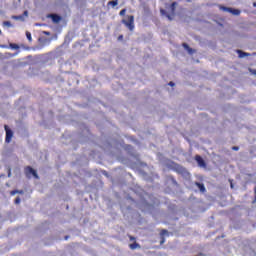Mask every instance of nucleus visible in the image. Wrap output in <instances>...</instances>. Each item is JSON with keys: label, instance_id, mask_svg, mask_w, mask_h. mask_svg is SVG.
<instances>
[{"label": "nucleus", "instance_id": "1", "mask_svg": "<svg viewBox=\"0 0 256 256\" xmlns=\"http://www.w3.org/2000/svg\"><path fill=\"white\" fill-rule=\"evenodd\" d=\"M167 169H171L172 171H175L178 173V175H181L183 179L189 180L191 179V173H189V170L187 168L183 167L180 164H177L176 162H173L171 160H168L166 162Z\"/></svg>", "mask_w": 256, "mask_h": 256}, {"label": "nucleus", "instance_id": "2", "mask_svg": "<svg viewBox=\"0 0 256 256\" xmlns=\"http://www.w3.org/2000/svg\"><path fill=\"white\" fill-rule=\"evenodd\" d=\"M122 23L129 29V31H133V29H135V16L134 15L128 16V21L125 19H122Z\"/></svg>", "mask_w": 256, "mask_h": 256}, {"label": "nucleus", "instance_id": "3", "mask_svg": "<svg viewBox=\"0 0 256 256\" xmlns=\"http://www.w3.org/2000/svg\"><path fill=\"white\" fill-rule=\"evenodd\" d=\"M25 175L28 179H31V175H33L35 179H39V174H37V170L33 169V167L31 166H27L25 168Z\"/></svg>", "mask_w": 256, "mask_h": 256}, {"label": "nucleus", "instance_id": "4", "mask_svg": "<svg viewBox=\"0 0 256 256\" xmlns=\"http://www.w3.org/2000/svg\"><path fill=\"white\" fill-rule=\"evenodd\" d=\"M4 129L6 131L5 143H11V140L13 139V130H11L8 125H4Z\"/></svg>", "mask_w": 256, "mask_h": 256}, {"label": "nucleus", "instance_id": "5", "mask_svg": "<svg viewBox=\"0 0 256 256\" xmlns=\"http://www.w3.org/2000/svg\"><path fill=\"white\" fill-rule=\"evenodd\" d=\"M48 19H51L53 23H61V20L63 19L59 14H48Z\"/></svg>", "mask_w": 256, "mask_h": 256}, {"label": "nucleus", "instance_id": "6", "mask_svg": "<svg viewBox=\"0 0 256 256\" xmlns=\"http://www.w3.org/2000/svg\"><path fill=\"white\" fill-rule=\"evenodd\" d=\"M195 161L198 163V166L205 169L207 167V163H205V160L200 155L195 156Z\"/></svg>", "mask_w": 256, "mask_h": 256}, {"label": "nucleus", "instance_id": "7", "mask_svg": "<svg viewBox=\"0 0 256 256\" xmlns=\"http://www.w3.org/2000/svg\"><path fill=\"white\" fill-rule=\"evenodd\" d=\"M196 187H198L200 193H205L207 189L205 188V184L201 182H195Z\"/></svg>", "mask_w": 256, "mask_h": 256}, {"label": "nucleus", "instance_id": "8", "mask_svg": "<svg viewBox=\"0 0 256 256\" xmlns=\"http://www.w3.org/2000/svg\"><path fill=\"white\" fill-rule=\"evenodd\" d=\"M167 233H169V231H167L165 229L161 230V232H160V236H161L160 245H163V243H165V236L164 235H167Z\"/></svg>", "mask_w": 256, "mask_h": 256}, {"label": "nucleus", "instance_id": "9", "mask_svg": "<svg viewBox=\"0 0 256 256\" xmlns=\"http://www.w3.org/2000/svg\"><path fill=\"white\" fill-rule=\"evenodd\" d=\"M237 53H238V56L240 59H243L244 57H250L251 54L247 53V52H244L242 50H237Z\"/></svg>", "mask_w": 256, "mask_h": 256}, {"label": "nucleus", "instance_id": "10", "mask_svg": "<svg viewBox=\"0 0 256 256\" xmlns=\"http://www.w3.org/2000/svg\"><path fill=\"white\" fill-rule=\"evenodd\" d=\"M228 13H231L232 15H241V10L235 9V8H230Z\"/></svg>", "mask_w": 256, "mask_h": 256}, {"label": "nucleus", "instance_id": "11", "mask_svg": "<svg viewBox=\"0 0 256 256\" xmlns=\"http://www.w3.org/2000/svg\"><path fill=\"white\" fill-rule=\"evenodd\" d=\"M129 247L132 250L141 249V245H139V243H137V242H134V243L130 244Z\"/></svg>", "mask_w": 256, "mask_h": 256}, {"label": "nucleus", "instance_id": "12", "mask_svg": "<svg viewBox=\"0 0 256 256\" xmlns=\"http://www.w3.org/2000/svg\"><path fill=\"white\" fill-rule=\"evenodd\" d=\"M12 19L15 21H25V17L23 15H18V16H12Z\"/></svg>", "mask_w": 256, "mask_h": 256}, {"label": "nucleus", "instance_id": "13", "mask_svg": "<svg viewBox=\"0 0 256 256\" xmlns=\"http://www.w3.org/2000/svg\"><path fill=\"white\" fill-rule=\"evenodd\" d=\"M177 2H173L171 5H170V9H171V13L172 15H175V9L177 7Z\"/></svg>", "mask_w": 256, "mask_h": 256}, {"label": "nucleus", "instance_id": "14", "mask_svg": "<svg viewBox=\"0 0 256 256\" xmlns=\"http://www.w3.org/2000/svg\"><path fill=\"white\" fill-rule=\"evenodd\" d=\"M170 181L172 182V185H174L175 187H179V183L177 182V180H175V177L170 176Z\"/></svg>", "mask_w": 256, "mask_h": 256}, {"label": "nucleus", "instance_id": "15", "mask_svg": "<svg viewBox=\"0 0 256 256\" xmlns=\"http://www.w3.org/2000/svg\"><path fill=\"white\" fill-rule=\"evenodd\" d=\"M119 0H112L108 2V5H112L113 7H117L119 5Z\"/></svg>", "mask_w": 256, "mask_h": 256}, {"label": "nucleus", "instance_id": "16", "mask_svg": "<svg viewBox=\"0 0 256 256\" xmlns=\"http://www.w3.org/2000/svg\"><path fill=\"white\" fill-rule=\"evenodd\" d=\"M9 47H10V49H19V46L15 43H10Z\"/></svg>", "mask_w": 256, "mask_h": 256}, {"label": "nucleus", "instance_id": "17", "mask_svg": "<svg viewBox=\"0 0 256 256\" xmlns=\"http://www.w3.org/2000/svg\"><path fill=\"white\" fill-rule=\"evenodd\" d=\"M220 9H221L222 11H226L227 13H229V11H230L231 8L225 7V6H220Z\"/></svg>", "mask_w": 256, "mask_h": 256}, {"label": "nucleus", "instance_id": "18", "mask_svg": "<svg viewBox=\"0 0 256 256\" xmlns=\"http://www.w3.org/2000/svg\"><path fill=\"white\" fill-rule=\"evenodd\" d=\"M15 205H19L21 203V198L20 197H16V199L14 200Z\"/></svg>", "mask_w": 256, "mask_h": 256}, {"label": "nucleus", "instance_id": "19", "mask_svg": "<svg viewBox=\"0 0 256 256\" xmlns=\"http://www.w3.org/2000/svg\"><path fill=\"white\" fill-rule=\"evenodd\" d=\"M160 13L161 15H164L165 17H167L168 13L165 9H160Z\"/></svg>", "mask_w": 256, "mask_h": 256}, {"label": "nucleus", "instance_id": "20", "mask_svg": "<svg viewBox=\"0 0 256 256\" xmlns=\"http://www.w3.org/2000/svg\"><path fill=\"white\" fill-rule=\"evenodd\" d=\"M3 26H4V27H11V22H9V21H4V22H3Z\"/></svg>", "mask_w": 256, "mask_h": 256}, {"label": "nucleus", "instance_id": "21", "mask_svg": "<svg viewBox=\"0 0 256 256\" xmlns=\"http://www.w3.org/2000/svg\"><path fill=\"white\" fill-rule=\"evenodd\" d=\"M125 13H127V10H126V9H122V10L120 11L119 15H120L121 17H124Z\"/></svg>", "mask_w": 256, "mask_h": 256}, {"label": "nucleus", "instance_id": "22", "mask_svg": "<svg viewBox=\"0 0 256 256\" xmlns=\"http://www.w3.org/2000/svg\"><path fill=\"white\" fill-rule=\"evenodd\" d=\"M187 52L189 53V55H193V53H195V49H193V48H189L188 50H187Z\"/></svg>", "mask_w": 256, "mask_h": 256}, {"label": "nucleus", "instance_id": "23", "mask_svg": "<svg viewBox=\"0 0 256 256\" xmlns=\"http://www.w3.org/2000/svg\"><path fill=\"white\" fill-rule=\"evenodd\" d=\"M26 37H27L28 41H32L31 32H26Z\"/></svg>", "mask_w": 256, "mask_h": 256}, {"label": "nucleus", "instance_id": "24", "mask_svg": "<svg viewBox=\"0 0 256 256\" xmlns=\"http://www.w3.org/2000/svg\"><path fill=\"white\" fill-rule=\"evenodd\" d=\"M182 47H184V49H185L186 51H188V49L190 48V47L187 45V43H183V44H182Z\"/></svg>", "mask_w": 256, "mask_h": 256}, {"label": "nucleus", "instance_id": "25", "mask_svg": "<svg viewBox=\"0 0 256 256\" xmlns=\"http://www.w3.org/2000/svg\"><path fill=\"white\" fill-rule=\"evenodd\" d=\"M23 17H29V11L25 10L23 13Z\"/></svg>", "mask_w": 256, "mask_h": 256}, {"label": "nucleus", "instance_id": "26", "mask_svg": "<svg viewBox=\"0 0 256 256\" xmlns=\"http://www.w3.org/2000/svg\"><path fill=\"white\" fill-rule=\"evenodd\" d=\"M17 193H18V190H12L11 192H10V195H17Z\"/></svg>", "mask_w": 256, "mask_h": 256}, {"label": "nucleus", "instance_id": "27", "mask_svg": "<svg viewBox=\"0 0 256 256\" xmlns=\"http://www.w3.org/2000/svg\"><path fill=\"white\" fill-rule=\"evenodd\" d=\"M167 19H169V21H173V17L170 14H166Z\"/></svg>", "mask_w": 256, "mask_h": 256}, {"label": "nucleus", "instance_id": "28", "mask_svg": "<svg viewBox=\"0 0 256 256\" xmlns=\"http://www.w3.org/2000/svg\"><path fill=\"white\" fill-rule=\"evenodd\" d=\"M0 47H1V49H7V45H5V44H0Z\"/></svg>", "mask_w": 256, "mask_h": 256}, {"label": "nucleus", "instance_id": "29", "mask_svg": "<svg viewBox=\"0 0 256 256\" xmlns=\"http://www.w3.org/2000/svg\"><path fill=\"white\" fill-rule=\"evenodd\" d=\"M170 87H175V83L173 81L169 82L168 84Z\"/></svg>", "mask_w": 256, "mask_h": 256}, {"label": "nucleus", "instance_id": "30", "mask_svg": "<svg viewBox=\"0 0 256 256\" xmlns=\"http://www.w3.org/2000/svg\"><path fill=\"white\" fill-rule=\"evenodd\" d=\"M18 194H19V195H24V194H25V191H23V190H18Z\"/></svg>", "mask_w": 256, "mask_h": 256}, {"label": "nucleus", "instance_id": "31", "mask_svg": "<svg viewBox=\"0 0 256 256\" xmlns=\"http://www.w3.org/2000/svg\"><path fill=\"white\" fill-rule=\"evenodd\" d=\"M118 41H123V35L118 36Z\"/></svg>", "mask_w": 256, "mask_h": 256}, {"label": "nucleus", "instance_id": "32", "mask_svg": "<svg viewBox=\"0 0 256 256\" xmlns=\"http://www.w3.org/2000/svg\"><path fill=\"white\" fill-rule=\"evenodd\" d=\"M238 149H239L238 146H233V147H232V150H233V151H237Z\"/></svg>", "mask_w": 256, "mask_h": 256}, {"label": "nucleus", "instance_id": "33", "mask_svg": "<svg viewBox=\"0 0 256 256\" xmlns=\"http://www.w3.org/2000/svg\"><path fill=\"white\" fill-rule=\"evenodd\" d=\"M8 177H11V168H8Z\"/></svg>", "mask_w": 256, "mask_h": 256}, {"label": "nucleus", "instance_id": "34", "mask_svg": "<svg viewBox=\"0 0 256 256\" xmlns=\"http://www.w3.org/2000/svg\"><path fill=\"white\" fill-rule=\"evenodd\" d=\"M44 35H51V32L44 31Z\"/></svg>", "mask_w": 256, "mask_h": 256}, {"label": "nucleus", "instance_id": "35", "mask_svg": "<svg viewBox=\"0 0 256 256\" xmlns=\"http://www.w3.org/2000/svg\"><path fill=\"white\" fill-rule=\"evenodd\" d=\"M130 241H135V237L131 236Z\"/></svg>", "mask_w": 256, "mask_h": 256}, {"label": "nucleus", "instance_id": "36", "mask_svg": "<svg viewBox=\"0 0 256 256\" xmlns=\"http://www.w3.org/2000/svg\"><path fill=\"white\" fill-rule=\"evenodd\" d=\"M64 239L67 241V239H69V236H65Z\"/></svg>", "mask_w": 256, "mask_h": 256}, {"label": "nucleus", "instance_id": "37", "mask_svg": "<svg viewBox=\"0 0 256 256\" xmlns=\"http://www.w3.org/2000/svg\"><path fill=\"white\" fill-rule=\"evenodd\" d=\"M231 189H233V183L230 184Z\"/></svg>", "mask_w": 256, "mask_h": 256}, {"label": "nucleus", "instance_id": "38", "mask_svg": "<svg viewBox=\"0 0 256 256\" xmlns=\"http://www.w3.org/2000/svg\"><path fill=\"white\" fill-rule=\"evenodd\" d=\"M253 7H256V2L253 3Z\"/></svg>", "mask_w": 256, "mask_h": 256}, {"label": "nucleus", "instance_id": "39", "mask_svg": "<svg viewBox=\"0 0 256 256\" xmlns=\"http://www.w3.org/2000/svg\"><path fill=\"white\" fill-rule=\"evenodd\" d=\"M188 3H191V0H186Z\"/></svg>", "mask_w": 256, "mask_h": 256}, {"label": "nucleus", "instance_id": "40", "mask_svg": "<svg viewBox=\"0 0 256 256\" xmlns=\"http://www.w3.org/2000/svg\"><path fill=\"white\" fill-rule=\"evenodd\" d=\"M128 148H131V145H128Z\"/></svg>", "mask_w": 256, "mask_h": 256}, {"label": "nucleus", "instance_id": "41", "mask_svg": "<svg viewBox=\"0 0 256 256\" xmlns=\"http://www.w3.org/2000/svg\"><path fill=\"white\" fill-rule=\"evenodd\" d=\"M0 35H1V30H0Z\"/></svg>", "mask_w": 256, "mask_h": 256}]
</instances>
